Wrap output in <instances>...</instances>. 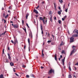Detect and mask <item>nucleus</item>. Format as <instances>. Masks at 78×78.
Returning a JSON list of instances; mask_svg holds the SVG:
<instances>
[{
    "label": "nucleus",
    "instance_id": "obj_1",
    "mask_svg": "<svg viewBox=\"0 0 78 78\" xmlns=\"http://www.w3.org/2000/svg\"><path fill=\"white\" fill-rule=\"evenodd\" d=\"M39 19L40 20H42L44 24H45L44 20L45 19H47V18H46L44 16L43 17V18H42V17H40Z\"/></svg>",
    "mask_w": 78,
    "mask_h": 78
},
{
    "label": "nucleus",
    "instance_id": "obj_2",
    "mask_svg": "<svg viewBox=\"0 0 78 78\" xmlns=\"http://www.w3.org/2000/svg\"><path fill=\"white\" fill-rule=\"evenodd\" d=\"M52 73H53L54 74H55V70L51 69L48 72V75H50V74H51Z\"/></svg>",
    "mask_w": 78,
    "mask_h": 78
},
{
    "label": "nucleus",
    "instance_id": "obj_3",
    "mask_svg": "<svg viewBox=\"0 0 78 78\" xmlns=\"http://www.w3.org/2000/svg\"><path fill=\"white\" fill-rule=\"evenodd\" d=\"M76 50V49L74 48L73 50H72V51L71 52L70 56H72V55H73V53H75V51Z\"/></svg>",
    "mask_w": 78,
    "mask_h": 78
},
{
    "label": "nucleus",
    "instance_id": "obj_4",
    "mask_svg": "<svg viewBox=\"0 0 78 78\" xmlns=\"http://www.w3.org/2000/svg\"><path fill=\"white\" fill-rule=\"evenodd\" d=\"M70 42H74V37H71L70 38Z\"/></svg>",
    "mask_w": 78,
    "mask_h": 78
},
{
    "label": "nucleus",
    "instance_id": "obj_5",
    "mask_svg": "<svg viewBox=\"0 0 78 78\" xmlns=\"http://www.w3.org/2000/svg\"><path fill=\"white\" fill-rule=\"evenodd\" d=\"M73 33L75 34L76 33L77 34H78V30L76 29H75L73 31Z\"/></svg>",
    "mask_w": 78,
    "mask_h": 78
},
{
    "label": "nucleus",
    "instance_id": "obj_6",
    "mask_svg": "<svg viewBox=\"0 0 78 78\" xmlns=\"http://www.w3.org/2000/svg\"><path fill=\"white\" fill-rule=\"evenodd\" d=\"M6 32V31H5L4 33H2V34H0V37H2V35H3V36H5V33Z\"/></svg>",
    "mask_w": 78,
    "mask_h": 78
},
{
    "label": "nucleus",
    "instance_id": "obj_7",
    "mask_svg": "<svg viewBox=\"0 0 78 78\" xmlns=\"http://www.w3.org/2000/svg\"><path fill=\"white\" fill-rule=\"evenodd\" d=\"M78 34H73L72 35V37H78Z\"/></svg>",
    "mask_w": 78,
    "mask_h": 78
},
{
    "label": "nucleus",
    "instance_id": "obj_8",
    "mask_svg": "<svg viewBox=\"0 0 78 78\" xmlns=\"http://www.w3.org/2000/svg\"><path fill=\"white\" fill-rule=\"evenodd\" d=\"M13 27L15 28H18V25H17V24H14V25Z\"/></svg>",
    "mask_w": 78,
    "mask_h": 78
},
{
    "label": "nucleus",
    "instance_id": "obj_9",
    "mask_svg": "<svg viewBox=\"0 0 78 78\" xmlns=\"http://www.w3.org/2000/svg\"><path fill=\"white\" fill-rule=\"evenodd\" d=\"M43 52H44V49H43L42 51V55H41V56L43 58H44V54H43Z\"/></svg>",
    "mask_w": 78,
    "mask_h": 78
},
{
    "label": "nucleus",
    "instance_id": "obj_10",
    "mask_svg": "<svg viewBox=\"0 0 78 78\" xmlns=\"http://www.w3.org/2000/svg\"><path fill=\"white\" fill-rule=\"evenodd\" d=\"M54 58L56 61H57V55L56 54L55 55Z\"/></svg>",
    "mask_w": 78,
    "mask_h": 78
},
{
    "label": "nucleus",
    "instance_id": "obj_11",
    "mask_svg": "<svg viewBox=\"0 0 78 78\" xmlns=\"http://www.w3.org/2000/svg\"><path fill=\"white\" fill-rule=\"evenodd\" d=\"M41 30L42 31L41 33H42V34H44V32H43V31H42V29H43V27H42V25H41Z\"/></svg>",
    "mask_w": 78,
    "mask_h": 78
},
{
    "label": "nucleus",
    "instance_id": "obj_12",
    "mask_svg": "<svg viewBox=\"0 0 78 78\" xmlns=\"http://www.w3.org/2000/svg\"><path fill=\"white\" fill-rule=\"evenodd\" d=\"M34 12H35L36 14H38V12L37 11V10L35 9H34Z\"/></svg>",
    "mask_w": 78,
    "mask_h": 78
},
{
    "label": "nucleus",
    "instance_id": "obj_13",
    "mask_svg": "<svg viewBox=\"0 0 78 78\" xmlns=\"http://www.w3.org/2000/svg\"><path fill=\"white\" fill-rule=\"evenodd\" d=\"M49 14L51 16V15L52 14V12L51 11H50L49 12Z\"/></svg>",
    "mask_w": 78,
    "mask_h": 78
},
{
    "label": "nucleus",
    "instance_id": "obj_14",
    "mask_svg": "<svg viewBox=\"0 0 78 78\" xmlns=\"http://www.w3.org/2000/svg\"><path fill=\"white\" fill-rule=\"evenodd\" d=\"M8 55L9 56V57H8V58L9 59V60H11V56H10V55L9 54V53H8Z\"/></svg>",
    "mask_w": 78,
    "mask_h": 78
},
{
    "label": "nucleus",
    "instance_id": "obj_15",
    "mask_svg": "<svg viewBox=\"0 0 78 78\" xmlns=\"http://www.w3.org/2000/svg\"><path fill=\"white\" fill-rule=\"evenodd\" d=\"M4 76L2 74L0 75V78H4Z\"/></svg>",
    "mask_w": 78,
    "mask_h": 78
},
{
    "label": "nucleus",
    "instance_id": "obj_16",
    "mask_svg": "<svg viewBox=\"0 0 78 78\" xmlns=\"http://www.w3.org/2000/svg\"><path fill=\"white\" fill-rule=\"evenodd\" d=\"M30 76H31V77H33V78H34V74H30Z\"/></svg>",
    "mask_w": 78,
    "mask_h": 78
},
{
    "label": "nucleus",
    "instance_id": "obj_17",
    "mask_svg": "<svg viewBox=\"0 0 78 78\" xmlns=\"http://www.w3.org/2000/svg\"><path fill=\"white\" fill-rule=\"evenodd\" d=\"M28 16H29V14H27L26 15V19H28Z\"/></svg>",
    "mask_w": 78,
    "mask_h": 78
},
{
    "label": "nucleus",
    "instance_id": "obj_18",
    "mask_svg": "<svg viewBox=\"0 0 78 78\" xmlns=\"http://www.w3.org/2000/svg\"><path fill=\"white\" fill-rule=\"evenodd\" d=\"M5 62H7V63L8 62V59H5Z\"/></svg>",
    "mask_w": 78,
    "mask_h": 78
},
{
    "label": "nucleus",
    "instance_id": "obj_19",
    "mask_svg": "<svg viewBox=\"0 0 78 78\" xmlns=\"http://www.w3.org/2000/svg\"><path fill=\"white\" fill-rule=\"evenodd\" d=\"M63 45H64V43L63 42V41H62L60 44V45L61 46Z\"/></svg>",
    "mask_w": 78,
    "mask_h": 78
},
{
    "label": "nucleus",
    "instance_id": "obj_20",
    "mask_svg": "<svg viewBox=\"0 0 78 78\" xmlns=\"http://www.w3.org/2000/svg\"><path fill=\"white\" fill-rule=\"evenodd\" d=\"M10 64V65H11V66H14V64L12 62H11Z\"/></svg>",
    "mask_w": 78,
    "mask_h": 78
},
{
    "label": "nucleus",
    "instance_id": "obj_21",
    "mask_svg": "<svg viewBox=\"0 0 78 78\" xmlns=\"http://www.w3.org/2000/svg\"><path fill=\"white\" fill-rule=\"evenodd\" d=\"M23 30L25 31V33H27V30H26V28H25L24 29L23 27Z\"/></svg>",
    "mask_w": 78,
    "mask_h": 78
},
{
    "label": "nucleus",
    "instance_id": "obj_22",
    "mask_svg": "<svg viewBox=\"0 0 78 78\" xmlns=\"http://www.w3.org/2000/svg\"><path fill=\"white\" fill-rule=\"evenodd\" d=\"M58 14L59 15H60L61 14V12L60 11H58Z\"/></svg>",
    "mask_w": 78,
    "mask_h": 78
},
{
    "label": "nucleus",
    "instance_id": "obj_23",
    "mask_svg": "<svg viewBox=\"0 0 78 78\" xmlns=\"http://www.w3.org/2000/svg\"><path fill=\"white\" fill-rule=\"evenodd\" d=\"M68 78H72V76L71 75L69 74V75Z\"/></svg>",
    "mask_w": 78,
    "mask_h": 78
},
{
    "label": "nucleus",
    "instance_id": "obj_24",
    "mask_svg": "<svg viewBox=\"0 0 78 78\" xmlns=\"http://www.w3.org/2000/svg\"><path fill=\"white\" fill-rule=\"evenodd\" d=\"M54 8H55V9H56V3H54Z\"/></svg>",
    "mask_w": 78,
    "mask_h": 78
},
{
    "label": "nucleus",
    "instance_id": "obj_25",
    "mask_svg": "<svg viewBox=\"0 0 78 78\" xmlns=\"http://www.w3.org/2000/svg\"><path fill=\"white\" fill-rule=\"evenodd\" d=\"M8 17V14H7L6 16L5 17V19H7Z\"/></svg>",
    "mask_w": 78,
    "mask_h": 78
},
{
    "label": "nucleus",
    "instance_id": "obj_26",
    "mask_svg": "<svg viewBox=\"0 0 78 78\" xmlns=\"http://www.w3.org/2000/svg\"><path fill=\"white\" fill-rule=\"evenodd\" d=\"M50 20L52 22H53V20H52V17H51V18H50Z\"/></svg>",
    "mask_w": 78,
    "mask_h": 78
},
{
    "label": "nucleus",
    "instance_id": "obj_27",
    "mask_svg": "<svg viewBox=\"0 0 78 78\" xmlns=\"http://www.w3.org/2000/svg\"><path fill=\"white\" fill-rule=\"evenodd\" d=\"M62 53H63V54H65V51L62 50Z\"/></svg>",
    "mask_w": 78,
    "mask_h": 78
},
{
    "label": "nucleus",
    "instance_id": "obj_28",
    "mask_svg": "<svg viewBox=\"0 0 78 78\" xmlns=\"http://www.w3.org/2000/svg\"><path fill=\"white\" fill-rule=\"evenodd\" d=\"M24 50H25V49H26V45H24Z\"/></svg>",
    "mask_w": 78,
    "mask_h": 78
},
{
    "label": "nucleus",
    "instance_id": "obj_29",
    "mask_svg": "<svg viewBox=\"0 0 78 78\" xmlns=\"http://www.w3.org/2000/svg\"><path fill=\"white\" fill-rule=\"evenodd\" d=\"M59 2L60 3H62L63 2V1H62V0H59Z\"/></svg>",
    "mask_w": 78,
    "mask_h": 78
},
{
    "label": "nucleus",
    "instance_id": "obj_30",
    "mask_svg": "<svg viewBox=\"0 0 78 78\" xmlns=\"http://www.w3.org/2000/svg\"><path fill=\"white\" fill-rule=\"evenodd\" d=\"M69 70H70V71H71L72 70L71 69V68H70V66H69Z\"/></svg>",
    "mask_w": 78,
    "mask_h": 78
},
{
    "label": "nucleus",
    "instance_id": "obj_31",
    "mask_svg": "<svg viewBox=\"0 0 78 78\" xmlns=\"http://www.w3.org/2000/svg\"><path fill=\"white\" fill-rule=\"evenodd\" d=\"M76 47L75 46H72V48H73V49L74 48H76Z\"/></svg>",
    "mask_w": 78,
    "mask_h": 78
},
{
    "label": "nucleus",
    "instance_id": "obj_32",
    "mask_svg": "<svg viewBox=\"0 0 78 78\" xmlns=\"http://www.w3.org/2000/svg\"><path fill=\"white\" fill-rule=\"evenodd\" d=\"M22 22L23 25L24 24V21H23V20H22Z\"/></svg>",
    "mask_w": 78,
    "mask_h": 78
},
{
    "label": "nucleus",
    "instance_id": "obj_33",
    "mask_svg": "<svg viewBox=\"0 0 78 78\" xmlns=\"http://www.w3.org/2000/svg\"><path fill=\"white\" fill-rule=\"evenodd\" d=\"M51 42V41L49 40L47 42L48 43H50Z\"/></svg>",
    "mask_w": 78,
    "mask_h": 78
},
{
    "label": "nucleus",
    "instance_id": "obj_34",
    "mask_svg": "<svg viewBox=\"0 0 78 78\" xmlns=\"http://www.w3.org/2000/svg\"><path fill=\"white\" fill-rule=\"evenodd\" d=\"M58 23H59V24H61V21L60 20H59L58 21Z\"/></svg>",
    "mask_w": 78,
    "mask_h": 78
},
{
    "label": "nucleus",
    "instance_id": "obj_35",
    "mask_svg": "<svg viewBox=\"0 0 78 78\" xmlns=\"http://www.w3.org/2000/svg\"><path fill=\"white\" fill-rule=\"evenodd\" d=\"M26 25L28 27V28H30V27L28 26V24L27 23H26Z\"/></svg>",
    "mask_w": 78,
    "mask_h": 78
},
{
    "label": "nucleus",
    "instance_id": "obj_36",
    "mask_svg": "<svg viewBox=\"0 0 78 78\" xmlns=\"http://www.w3.org/2000/svg\"><path fill=\"white\" fill-rule=\"evenodd\" d=\"M15 75H16V76H18V77H19V75H18V74H17L16 73H15Z\"/></svg>",
    "mask_w": 78,
    "mask_h": 78
},
{
    "label": "nucleus",
    "instance_id": "obj_37",
    "mask_svg": "<svg viewBox=\"0 0 78 78\" xmlns=\"http://www.w3.org/2000/svg\"><path fill=\"white\" fill-rule=\"evenodd\" d=\"M67 10H68V8L66 9L65 11L66 12H67Z\"/></svg>",
    "mask_w": 78,
    "mask_h": 78
},
{
    "label": "nucleus",
    "instance_id": "obj_38",
    "mask_svg": "<svg viewBox=\"0 0 78 78\" xmlns=\"http://www.w3.org/2000/svg\"><path fill=\"white\" fill-rule=\"evenodd\" d=\"M66 6V5L65 4H64L63 5V9H64V8H65V6Z\"/></svg>",
    "mask_w": 78,
    "mask_h": 78
},
{
    "label": "nucleus",
    "instance_id": "obj_39",
    "mask_svg": "<svg viewBox=\"0 0 78 78\" xmlns=\"http://www.w3.org/2000/svg\"><path fill=\"white\" fill-rule=\"evenodd\" d=\"M26 77L27 78H30V76L28 75H27L26 76Z\"/></svg>",
    "mask_w": 78,
    "mask_h": 78
},
{
    "label": "nucleus",
    "instance_id": "obj_40",
    "mask_svg": "<svg viewBox=\"0 0 78 78\" xmlns=\"http://www.w3.org/2000/svg\"><path fill=\"white\" fill-rule=\"evenodd\" d=\"M28 42L29 44H30V39H29V38H28Z\"/></svg>",
    "mask_w": 78,
    "mask_h": 78
},
{
    "label": "nucleus",
    "instance_id": "obj_41",
    "mask_svg": "<svg viewBox=\"0 0 78 78\" xmlns=\"http://www.w3.org/2000/svg\"><path fill=\"white\" fill-rule=\"evenodd\" d=\"M11 42L12 43V44H14V42L12 40H11Z\"/></svg>",
    "mask_w": 78,
    "mask_h": 78
},
{
    "label": "nucleus",
    "instance_id": "obj_42",
    "mask_svg": "<svg viewBox=\"0 0 78 78\" xmlns=\"http://www.w3.org/2000/svg\"><path fill=\"white\" fill-rule=\"evenodd\" d=\"M5 13H3V17H5Z\"/></svg>",
    "mask_w": 78,
    "mask_h": 78
},
{
    "label": "nucleus",
    "instance_id": "obj_43",
    "mask_svg": "<svg viewBox=\"0 0 78 78\" xmlns=\"http://www.w3.org/2000/svg\"><path fill=\"white\" fill-rule=\"evenodd\" d=\"M30 32H31V38H33V35H32V32H31V31H30Z\"/></svg>",
    "mask_w": 78,
    "mask_h": 78
},
{
    "label": "nucleus",
    "instance_id": "obj_44",
    "mask_svg": "<svg viewBox=\"0 0 78 78\" xmlns=\"http://www.w3.org/2000/svg\"><path fill=\"white\" fill-rule=\"evenodd\" d=\"M66 17H67V16L66 15L65 16H64L63 17L65 19H66Z\"/></svg>",
    "mask_w": 78,
    "mask_h": 78
},
{
    "label": "nucleus",
    "instance_id": "obj_45",
    "mask_svg": "<svg viewBox=\"0 0 78 78\" xmlns=\"http://www.w3.org/2000/svg\"><path fill=\"white\" fill-rule=\"evenodd\" d=\"M8 50H10V48H9V46L8 47Z\"/></svg>",
    "mask_w": 78,
    "mask_h": 78
},
{
    "label": "nucleus",
    "instance_id": "obj_46",
    "mask_svg": "<svg viewBox=\"0 0 78 78\" xmlns=\"http://www.w3.org/2000/svg\"><path fill=\"white\" fill-rule=\"evenodd\" d=\"M62 62H64V61H65V60H63V59H62Z\"/></svg>",
    "mask_w": 78,
    "mask_h": 78
},
{
    "label": "nucleus",
    "instance_id": "obj_47",
    "mask_svg": "<svg viewBox=\"0 0 78 78\" xmlns=\"http://www.w3.org/2000/svg\"><path fill=\"white\" fill-rule=\"evenodd\" d=\"M75 66H78V62H77L76 64H75Z\"/></svg>",
    "mask_w": 78,
    "mask_h": 78
},
{
    "label": "nucleus",
    "instance_id": "obj_48",
    "mask_svg": "<svg viewBox=\"0 0 78 78\" xmlns=\"http://www.w3.org/2000/svg\"><path fill=\"white\" fill-rule=\"evenodd\" d=\"M62 20H63V21H64L65 20V19L64 18H62Z\"/></svg>",
    "mask_w": 78,
    "mask_h": 78
},
{
    "label": "nucleus",
    "instance_id": "obj_49",
    "mask_svg": "<svg viewBox=\"0 0 78 78\" xmlns=\"http://www.w3.org/2000/svg\"><path fill=\"white\" fill-rule=\"evenodd\" d=\"M16 44V40H14V45Z\"/></svg>",
    "mask_w": 78,
    "mask_h": 78
},
{
    "label": "nucleus",
    "instance_id": "obj_50",
    "mask_svg": "<svg viewBox=\"0 0 78 78\" xmlns=\"http://www.w3.org/2000/svg\"><path fill=\"white\" fill-rule=\"evenodd\" d=\"M3 53H4V49L2 50V54H3Z\"/></svg>",
    "mask_w": 78,
    "mask_h": 78
},
{
    "label": "nucleus",
    "instance_id": "obj_51",
    "mask_svg": "<svg viewBox=\"0 0 78 78\" xmlns=\"http://www.w3.org/2000/svg\"><path fill=\"white\" fill-rule=\"evenodd\" d=\"M39 6L38 5L37 6V7L36 8V9H37V8H39Z\"/></svg>",
    "mask_w": 78,
    "mask_h": 78
},
{
    "label": "nucleus",
    "instance_id": "obj_52",
    "mask_svg": "<svg viewBox=\"0 0 78 78\" xmlns=\"http://www.w3.org/2000/svg\"><path fill=\"white\" fill-rule=\"evenodd\" d=\"M48 37H50V34H49V33H48Z\"/></svg>",
    "mask_w": 78,
    "mask_h": 78
},
{
    "label": "nucleus",
    "instance_id": "obj_53",
    "mask_svg": "<svg viewBox=\"0 0 78 78\" xmlns=\"http://www.w3.org/2000/svg\"><path fill=\"white\" fill-rule=\"evenodd\" d=\"M41 69H44V67L41 66Z\"/></svg>",
    "mask_w": 78,
    "mask_h": 78
},
{
    "label": "nucleus",
    "instance_id": "obj_54",
    "mask_svg": "<svg viewBox=\"0 0 78 78\" xmlns=\"http://www.w3.org/2000/svg\"><path fill=\"white\" fill-rule=\"evenodd\" d=\"M74 68H75V70H77V69H76V67L75 66Z\"/></svg>",
    "mask_w": 78,
    "mask_h": 78
},
{
    "label": "nucleus",
    "instance_id": "obj_55",
    "mask_svg": "<svg viewBox=\"0 0 78 78\" xmlns=\"http://www.w3.org/2000/svg\"><path fill=\"white\" fill-rule=\"evenodd\" d=\"M58 9H60V10H61V7H58Z\"/></svg>",
    "mask_w": 78,
    "mask_h": 78
},
{
    "label": "nucleus",
    "instance_id": "obj_56",
    "mask_svg": "<svg viewBox=\"0 0 78 78\" xmlns=\"http://www.w3.org/2000/svg\"><path fill=\"white\" fill-rule=\"evenodd\" d=\"M23 67L25 68V66L24 65L23 66Z\"/></svg>",
    "mask_w": 78,
    "mask_h": 78
},
{
    "label": "nucleus",
    "instance_id": "obj_57",
    "mask_svg": "<svg viewBox=\"0 0 78 78\" xmlns=\"http://www.w3.org/2000/svg\"><path fill=\"white\" fill-rule=\"evenodd\" d=\"M46 24H47V20H46L45 21Z\"/></svg>",
    "mask_w": 78,
    "mask_h": 78
},
{
    "label": "nucleus",
    "instance_id": "obj_58",
    "mask_svg": "<svg viewBox=\"0 0 78 78\" xmlns=\"http://www.w3.org/2000/svg\"><path fill=\"white\" fill-rule=\"evenodd\" d=\"M4 23H6V20H4Z\"/></svg>",
    "mask_w": 78,
    "mask_h": 78
},
{
    "label": "nucleus",
    "instance_id": "obj_59",
    "mask_svg": "<svg viewBox=\"0 0 78 78\" xmlns=\"http://www.w3.org/2000/svg\"><path fill=\"white\" fill-rule=\"evenodd\" d=\"M29 36L30 37H31V33H29Z\"/></svg>",
    "mask_w": 78,
    "mask_h": 78
},
{
    "label": "nucleus",
    "instance_id": "obj_60",
    "mask_svg": "<svg viewBox=\"0 0 78 78\" xmlns=\"http://www.w3.org/2000/svg\"><path fill=\"white\" fill-rule=\"evenodd\" d=\"M54 19H55V20H56V17H55Z\"/></svg>",
    "mask_w": 78,
    "mask_h": 78
},
{
    "label": "nucleus",
    "instance_id": "obj_61",
    "mask_svg": "<svg viewBox=\"0 0 78 78\" xmlns=\"http://www.w3.org/2000/svg\"><path fill=\"white\" fill-rule=\"evenodd\" d=\"M62 58V55H60V58Z\"/></svg>",
    "mask_w": 78,
    "mask_h": 78
},
{
    "label": "nucleus",
    "instance_id": "obj_62",
    "mask_svg": "<svg viewBox=\"0 0 78 78\" xmlns=\"http://www.w3.org/2000/svg\"><path fill=\"white\" fill-rule=\"evenodd\" d=\"M12 27H14V24H13V23H12Z\"/></svg>",
    "mask_w": 78,
    "mask_h": 78
},
{
    "label": "nucleus",
    "instance_id": "obj_63",
    "mask_svg": "<svg viewBox=\"0 0 78 78\" xmlns=\"http://www.w3.org/2000/svg\"><path fill=\"white\" fill-rule=\"evenodd\" d=\"M2 10H4V8L2 7Z\"/></svg>",
    "mask_w": 78,
    "mask_h": 78
},
{
    "label": "nucleus",
    "instance_id": "obj_64",
    "mask_svg": "<svg viewBox=\"0 0 78 78\" xmlns=\"http://www.w3.org/2000/svg\"><path fill=\"white\" fill-rule=\"evenodd\" d=\"M9 9H11V6H10L9 7Z\"/></svg>",
    "mask_w": 78,
    "mask_h": 78
}]
</instances>
